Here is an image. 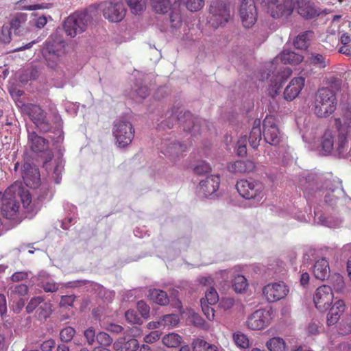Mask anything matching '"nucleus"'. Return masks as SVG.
<instances>
[{
    "label": "nucleus",
    "instance_id": "obj_3",
    "mask_svg": "<svg viewBox=\"0 0 351 351\" xmlns=\"http://www.w3.org/2000/svg\"><path fill=\"white\" fill-rule=\"evenodd\" d=\"M112 135L116 145L121 148L129 145L134 136V128L132 124L126 119H117L114 122Z\"/></svg>",
    "mask_w": 351,
    "mask_h": 351
},
{
    "label": "nucleus",
    "instance_id": "obj_36",
    "mask_svg": "<svg viewBox=\"0 0 351 351\" xmlns=\"http://www.w3.org/2000/svg\"><path fill=\"white\" fill-rule=\"evenodd\" d=\"M182 341V337L176 333H169L162 337V343L168 348L178 347Z\"/></svg>",
    "mask_w": 351,
    "mask_h": 351
},
{
    "label": "nucleus",
    "instance_id": "obj_11",
    "mask_svg": "<svg viewBox=\"0 0 351 351\" xmlns=\"http://www.w3.org/2000/svg\"><path fill=\"white\" fill-rule=\"evenodd\" d=\"M334 295L331 287L322 285L318 287L313 296L315 307L320 311L328 310L332 303Z\"/></svg>",
    "mask_w": 351,
    "mask_h": 351
},
{
    "label": "nucleus",
    "instance_id": "obj_28",
    "mask_svg": "<svg viewBox=\"0 0 351 351\" xmlns=\"http://www.w3.org/2000/svg\"><path fill=\"white\" fill-rule=\"evenodd\" d=\"M291 74V70L289 69H286L282 72L280 75L276 76L275 82L271 81V83L269 87V93L272 97H274L279 93V90L282 88V80L286 79L290 76Z\"/></svg>",
    "mask_w": 351,
    "mask_h": 351
},
{
    "label": "nucleus",
    "instance_id": "obj_46",
    "mask_svg": "<svg viewBox=\"0 0 351 351\" xmlns=\"http://www.w3.org/2000/svg\"><path fill=\"white\" fill-rule=\"evenodd\" d=\"M52 304L43 302L37 310L38 315L41 319H47L52 312Z\"/></svg>",
    "mask_w": 351,
    "mask_h": 351
},
{
    "label": "nucleus",
    "instance_id": "obj_41",
    "mask_svg": "<svg viewBox=\"0 0 351 351\" xmlns=\"http://www.w3.org/2000/svg\"><path fill=\"white\" fill-rule=\"evenodd\" d=\"M27 21V14L25 13H19L12 19L10 27L15 32H20V28Z\"/></svg>",
    "mask_w": 351,
    "mask_h": 351
},
{
    "label": "nucleus",
    "instance_id": "obj_45",
    "mask_svg": "<svg viewBox=\"0 0 351 351\" xmlns=\"http://www.w3.org/2000/svg\"><path fill=\"white\" fill-rule=\"evenodd\" d=\"M233 340L235 344L241 348H247L249 346V340L245 335L241 332L233 334Z\"/></svg>",
    "mask_w": 351,
    "mask_h": 351
},
{
    "label": "nucleus",
    "instance_id": "obj_6",
    "mask_svg": "<svg viewBox=\"0 0 351 351\" xmlns=\"http://www.w3.org/2000/svg\"><path fill=\"white\" fill-rule=\"evenodd\" d=\"M230 10L221 0L213 1L209 8L208 23L214 28L224 25L230 18Z\"/></svg>",
    "mask_w": 351,
    "mask_h": 351
},
{
    "label": "nucleus",
    "instance_id": "obj_55",
    "mask_svg": "<svg viewBox=\"0 0 351 351\" xmlns=\"http://www.w3.org/2000/svg\"><path fill=\"white\" fill-rule=\"evenodd\" d=\"M60 285L53 280L43 281L41 287L47 293H53L59 289Z\"/></svg>",
    "mask_w": 351,
    "mask_h": 351
},
{
    "label": "nucleus",
    "instance_id": "obj_5",
    "mask_svg": "<svg viewBox=\"0 0 351 351\" xmlns=\"http://www.w3.org/2000/svg\"><path fill=\"white\" fill-rule=\"evenodd\" d=\"M90 16L86 12H76L70 15L64 23V29L67 36L74 38L86 31Z\"/></svg>",
    "mask_w": 351,
    "mask_h": 351
},
{
    "label": "nucleus",
    "instance_id": "obj_13",
    "mask_svg": "<svg viewBox=\"0 0 351 351\" xmlns=\"http://www.w3.org/2000/svg\"><path fill=\"white\" fill-rule=\"evenodd\" d=\"M240 16L244 27H252L257 19V10L254 0H241Z\"/></svg>",
    "mask_w": 351,
    "mask_h": 351
},
{
    "label": "nucleus",
    "instance_id": "obj_29",
    "mask_svg": "<svg viewBox=\"0 0 351 351\" xmlns=\"http://www.w3.org/2000/svg\"><path fill=\"white\" fill-rule=\"evenodd\" d=\"M261 121L256 119L254 122V125L250 131L249 136V143L253 149H256L262 138V132L260 126Z\"/></svg>",
    "mask_w": 351,
    "mask_h": 351
},
{
    "label": "nucleus",
    "instance_id": "obj_18",
    "mask_svg": "<svg viewBox=\"0 0 351 351\" xmlns=\"http://www.w3.org/2000/svg\"><path fill=\"white\" fill-rule=\"evenodd\" d=\"M269 322L268 311L258 309L251 314L247 320V326L252 330H261Z\"/></svg>",
    "mask_w": 351,
    "mask_h": 351
},
{
    "label": "nucleus",
    "instance_id": "obj_31",
    "mask_svg": "<svg viewBox=\"0 0 351 351\" xmlns=\"http://www.w3.org/2000/svg\"><path fill=\"white\" fill-rule=\"evenodd\" d=\"M310 65L319 69H325L330 64V60L326 56L318 53H312L308 58Z\"/></svg>",
    "mask_w": 351,
    "mask_h": 351
},
{
    "label": "nucleus",
    "instance_id": "obj_16",
    "mask_svg": "<svg viewBox=\"0 0 351 351\" xmlns=\"http://www.w3.org/2000/svg\"><path fill=\"white\" fill-rule=\"evenodd\" d=\"M28 114L40 132H48L51 130L52 126L47 119L45 112L40 106L31 105L28 108Z\"/></svg>",
    "mask_w": 351,
    "mask_h": 351
},
{
    "label": "nucleus",
    "instance_id": "obj_47",
    "mask_svg": "<svg viewBox=\"0 0 351 351\" xmlns=\"http://www.w3.org/2000/svg\"><path fill=\"white\" fill-rule=\"evenodd\" d=\"M32 19L30 21V25L38 28H43L47 23V18L45 15H38L32 14Z\"/></svg>",
    "mask_w": 351,
    "mask_h": 351
},
{
    "label": "nucleus",
    "instance_id": "obj_53",
    "mask_svg": "<svg viewBox=\"0 0 351 351\" xmlns=\"http://www.w3.org/2000/svg\"><path fill=\"white\" fill-rule=\"evenodd\" d=\"M64 169V165L62 160H56V166L53 170V178L55 180V182L56 184H59L61 180V175L62 172Z\"/></svg>",
    "mask_w": 351,
    "mask_h": 351
},
{
    "label": "nucleus",
    "instance_id": "obj_35",
    "mask_svg": "<svg viewBox=\"0 0 351 351\" xmlns=\"http://www.w3.org/2000/svg\"><path fill=\"white\" fill-rule=\"evenodd\" d=\"M266 346L270 351H285L286 343L283 339L277 337L267 341Z\"/></svg>",
    "mask_w": 351,
    "mask_h": 351
},
{
    "label": "nucleus",
    "instance_id": "obj_24",
    "mask_svg": "<svg viewBox=\"0 0 351 351\" xmlns=\"http://www.w3.org/2000/svg\"><path fill=\"white\" fill-rule=\"evenodd\" d=\"M138 341L132 337H120L114 343L117 351H135L138 348Z\"/></svg>",
    "mask_w": 351,
    "mask_h": 351
},
{
    "label": "nucleus",
    "instance_id": "obj_57",
    "mask_svg": "<svg viewBox=\"0 0 351 351\" xmlns=\"http://www.w3.org/2000/svg\"><path fill=\"white\" fill-rule=\"evenodd\" d=\"M201 306L202 308V311L209 320H213L215 317V311L213 307H211L212 305H210L208 303H206V301L204 300H201Z\"/></svg>",
    "mask_w": 351,
    "mask_h": 351
},
{
    "label": "nucleus",
    "instance_id": "obj_38",
    "mask_svg": "<svg viewBox=\"0 0 351 351\" xmlns=\"http://www.w3.org/2000/svg\"><path fill=\"white\" fill-rule=\"evenodd\" d=\"M185 149V146L181 145L180 143L173 142L166 147V149L164 151V154L172 156H178L180 154L184 152Z\"/></svg>",
    "mask_w": 351,
    "mask_h": 351
},
{
    "label": "nucleus",
    "instance_id": "obj_10",
    "mask_svg": "<svg viewBox=\"0 0 351 351\" xmlns=\"http://www.w3.org/2000/svg\"><path fill=\"white\" fill-rule=\"evenodd\" d=\"M1 213L7 219L14 218L19 211V204L14 197L13 188H8L0 196Z\"/></svg>",
    "mask_w": 351,
    "mask_h": 351
},
{
    "label": "nucleus",
    "instance_id": "obj_34",
    "mask_svg": "<svg viewBox=\"0 0 351 351\" xmlns=\"http://www.w3.org/2000/svg\"><path fill=\"white\" fill-rule=\"evenodd\" d=\"M28 292V287L25 284L10 285L8 290V295L11 298L22 297Z\"/></svg>",
    "mask_w": 351,
    "mask_h": 351
},
{
    "label": "nucleus",
    "instance_id": "obj_39",
    "mask_svg": "<svg viewBox=\"0 0 351 351\" xmlns=\"http://www.w3.org/2000/svg\"><path fill=\"white\" fill-rule=\"evenodd\" d=\"M152 5L157 13L165 14L169 9L170 1L169 0H152Z\"/></svg>",
    "mask_w": 351,
    "mask_h": 351
},
{
    "label": "nucleus",
    "instance_id": "obj_54",
    "mask_svg": "<svg viewBox=\"0 0 351 351\" xmlns=\"http://www.w3.org/2000/svg\"><path fill=\"white\" fill-rule=\"evenodd\" d=\"M194 171L197 175L204 176L211 171V167L208 162L202 161L195 167Z\"/></svg>",
    "mask_w": 351,
    "mask_h": 351
},
{
    "label": "nucleus",
    "instance_id": "obj_30",
    "mask_svg": "<svg viewBox=\"0 0 351 351\" xmlns=\"http://www.w3.org/2000/svg\"><path fill=\"white\" fill-rule=\"evenodd\" d=\"M148 297L153 302L161 306H165L169 302L167 293L158 289H149Z\"/></svg>",
    "mask_w": 351,
    "mask_h": 351
},
{
    "label": "nucleus",
    "instance_id": "obj_43",
    "mask_svg": "<svg viewBox=\"0 0 351 351\" xmlns=\"http://www.w3.org/2000/svg\"><path fill=\"white\" fill-rule=\"evenodd\" d=\"M160 324L163 327H173L176 326L178 322L179 318L176 314H167L162 316L160 319Z\"/></svg>",
    "mask_w": 351,
    "mask_h": 351
},
{
    "label": "nucleus",
    "instance_id": "obj_27",
    "mask_svg": "<svg viewBox=\"0 0 351 351\" xmlns=\"http://www.w3.org/2000/svg\"><path fill=\"white\" fill-rule=\"evenodd\" d=\"M298 12L300 15L308 19H312L317 15L314 3L309 0L298 1Z\"/></svg>",
    "mask_w": 351,
    "mask_h": 351
},
{
    "label": "nucleus",
    "instance_id": "obj_2",
    "mask_svg": "<svg viewBox=\"0 0 351 351\" xmlns=\"http://www.w3.org/2000/svg\"><path fill=\"white\" fill-rule=\"evenodd\" d=\"M337 104L336 94L333 89L319 88L315 95L313 112L318 117H327L335 111Z\"/></svg>",
    "mask_w": 351,
    "mask_h": 351
},
{
    "label": "nucleus",
    "instance_id": "obj_19",
    "mask_svg": "<svg viewBox=\"0 0 351 351\" xmlns=\"http://www.w3.org/2000/svg\"><path fill=\"white\" fill-rule=\"evenodd\" d=\"M220 184L219 177L217 175H210L199 182L198 191L205 197L213 195L219 189Z\"/></svg>",
    "mask_w": 351,
    "mask_h": 351
},
{
    "label": "nucleus",
    "instance_id": "obj_33",
    "mask_svg": "<svg viewBox=\"0 0 351 351\" xmlns=\"http://www.w3.org/2000/svg\"><path fill=\"white\" fill-rule=\"evenodd\" d=\"M192 347L193 351H218L217 346L211 345L200 338L193 340Z\"/></svg>",
    "mask_w": 351,
    "mask_h": 351
},
{
    "label": "nucleus",
    "instance_id": "obj_52",
    "mask_svg": "<svg viewBox=\"0 0 351 351\" xmlns=\"http://www.w3.org/2000/svg\"><path fill=\"white\" fill-rule=\"evenodd\" d=\"M96 340L101 345L100 346H109L113 341L112 337L104 332H99L96 336Z\"/></svg>",
    "mask_w": 351,
    "mask_h": 351
},
{
    "label": "nucleus",
    "instance_id": "obj_25",
    "mask_svg": "<svg viewBox=\"0 0 351 351\" xmlns=\"http://www.w3.org/2000/svg\"><path fill=\"white\" fill-rule=\"evenodd\" d=\"M345 309L346 305L343 300H339L336 301L334 305L331 308L330 307V311L327 315L328 325L331 326L336 324Z\"/></svg>",
    "mask_w": 351,
    "mask_h": 351
},
{
    "label": "nucleus",
    "instance_id": "obj_8",
    "mask_svg": "<svg viewBox=\"0 0 351 351\" xmlns=\"http://www.w3.org/2000/svg\"><path fill=\"white\" fill-rule=\"evenodd\" d=\"M64 42L61 40H49L43 51V56L47 66L51 69H56L60 62V57L63 53L62 50L64 47Z\"/></svg>",
    "mask_w": 351,
    "mask_h": 351
},
{
    "label": "nucleus",
    "instance_id": "obj_12",
    "mask_svg": "<svg viewBox=\"0 0 351 351\" xmlns=\"http://www.w3.org/2000/svg\"><path fill=\"white\" fill-rule=\"evenodd\" d=\"M263 136L265 141L273 146L282 141V135L272 117H266L263 121Z\"/></svg>",
    "mask_w": 351,
    "mask_h": 351
},
{
    "label": "nucleus",
    "instance_id": "obj_15",
    "mask_svg": "<svg viewBox=\"0 0 351 351\" xmlns=\"http://www.w3.org/2000/svg\"><path fill=\"white\" fill-rule=\"evenodd\" d=\"M263 293L269 302L284 298L289 293V289L283 282L269 283L263 289Z\"/></svg>",
    "mask_w": 351,
    "mask_h": 351
},
{
    "label": "nucleus",
    "instance_id": "obj_23",
    "mask_svg": "<svg viewBox=\"0 0 351 351\" xmlns=\"http://www.w3.org/2000/svg\"><path fill=\"white\" fill-rule=\"evenodd\" d=\"M313 273L317 279L321 280L327 279L330 273L328 260L323 257L317 259L313 266Z\"/></svg>",
    "mask_w": 351,
    "mask_h": 351
},
{
    "label": "nucleus",
    "instance_id": "obj_60",
    "mask_svg": "<svg viewBox=\"0 0 351 351\" xmlns=\"http://www.w3.org/2000/svg\"><path fill=\"white\" fill-rule=\"evenodd\" d=\"M204 0H188L186 8L191 12H196L203 8Z\"/></svg>",
    "mask_w": 351,
    "mask_h": 351
},
{
    "label": "nucleus",
    "instance_id": "obj_20",
    "mask_svg": "<svg viewBox=\"0 0 351 351\" xmlns=\"http://www.w3.org/2000/svg\"><path fill=\"white\" fill-rule=\"evenodd\" d=\"M305 79L302 77H294L285 88L284 97L287 101H292L298 96L304 88Z\"/></svg>",
    "mask_w": 351,
    "mask_h": 351
},
{
    "label": "nucleus",
    "instance_id": "obj_48",
    "mask_svg": "<svg viewBox=\"0 0 351 351\" xmlns=\"http://www.w3.org/2000/svg\"><path fill=\"white\" fill-rule=\"evenodd\" d=\"M202 300H204L206 303L210 305H214L219 301V295L215 289L210 287L206 291L205 298H202Z\"/></svg>",
    "mask_w": 351,
    "mask_h": 351
},
{
    "label": "nucleus",
    "instance_id": "obj_50",
    "mask_svg": "<svg viewBox=\"0 0 351 351\" xmlns=\"http://www.w3.org/2000/svg\"><path fill=\"white\" fill-rule=\"evenodd\" d=\"M126 320L133 324H142L143 319L141 317H139L136 312L134 310H128L125 313Z\"/></svg>",
    "mask_w": 351,
    "mask_h": 351
},
{
    "label": "nucleus",
    "instance_id": "obj_22",
    "mask_svg": "<svg viewBox=\"0 0 351 351\" xmlns=\"http://www.w3.org/2000/svg\"><path fill=\"white\" fill-rule=\"evenodd\" d=\"M304 60V56L298 53L290 50H283L277 56L273 62L271 66L281 62L284 64L298 65Z\"/></svg>",
    "mask_w": 351,
    "mask_h": 351
},
{
    "label": "nucleus",
    "instance_id": "obj_26",
    "mask_svg": "<svg viewBox=\"0 0 351 351\" xmlns=\"http://www.w3.org/2000/svg\"><path fill=\"white\" fill-rule=\"evenodd\" d=\"M256 167L255 163L250 160H238L228 165V169L232 173H248L252 171Z\"/></svg>",
    "mask_w": 351,
    "mask_h": 351
},
{
    "label": "nucleus",
    "instance_id": "obj_61",
    "mask_svg": "<svg viewBox=\"0 0 351 351\" xmlns=\"http://www.w3.org/2000/svg\"><path fill=\"white\" fill-rule=\"evenodd\" d=\"M242 52L240 47L233 49L229 54V60L232 63H238L242 60Z\"/></svg>",
    "mask_w": 351,
    "mask_h": 351
},
{
    "label": "nucleus",
    "instance_id": "obj_51",
    "mask_svg": "<svg viewBox=\"0 0 351 351\" xmlns=\"http://www.w3.org/2000/svg\"><path fill=\"white\" fill-rule=\"evenodd\" d=\"M44 302V298L41 296L33 297L26 306V311L28 313H32L37 307Z\"/></svg>",
    "mask_w": 351,
    "mask_h": 351
},
{
    "label": "nucleus",
    "instance_id": "obj_49",
    "mask_svg": "<svg viewBox=\"0 0 351 351\" xmlns=\"http://www.w3.org/2000/svg\"><path fill=\"white\" fill-rule=\"evenodd\" d=\"M75 334V330L71 326L66 327L61 330L60 338L62 341L69 342L72 340Z\"/></svg>",
    "mask_w": 351,
    "mask_h": 351
},
{
    "label": "nucleus",
    "instance_id": "obj_56",
    "mask_svg": "<svg viewBox=\"0 0 351 351\" xmlns=\"http://www.w3.org/2000/svg\"><path fill=\"white\" fill-rule=\"evenodd\" d=\"M137 309L143 319L149 318L150 308L144 301L140 300L137 302Z\"/></svg>",
    "mask_w": 351,
    "mask_h": 351
},
{
    "label": "nucleus",
    "instance_id": "obj_59",
    "mask_svg": "<svg viewBox=\"0 0 351 351\" xmlns=\"http://www.w3.org/2000/svg\"><path fill=\"white\" fill-rule=\"evenodd\" d=\"M95 330L93 327H90L84 331V337L86 339V343L88 346L94 344L96 339Z\"/></svg>",
    "mask_w": 351,
    "mask_h": 351
},
{
    "label": "nucleus",
    "instance_id": "obj_17",
    "mask_svg": "<svg viewBox=\"0 0 351 351\" xmlns=\"http://www.w3.org/2000/svg\"><path fill=\"white\" fill-rule=\"evenodd\" d=\"M22 178L26 186L30 188H37L40 185V172L37 167L29 162H25L22 167Z\"/></svg>",
    "mask_w": 351,
    "mask_h": 351
},
{
    "label": "nucleus",
    "instance_id": "obj_14",
    "mask_svg": "<svg viewBox=\"0 0 351 351\" xmlns=\"http://www.w3.org/2000/svg\"><path fill=\"white\" fill-rule=\"evenodd\" d=\"M268 12L273 18L289 16L293 10L290 0H267Z\"/></svg>",
    "mask_w": 351,
    "mask_h": 351
},
{
    "label": "nucleus",
    "instance_id": "obj_62",
    "mask_svg": "<svg viewBox=\"0 0 351 351\" xmlns=\"http://www.w3.org/2000/svg\"><path fill=\"white\" fill-rule=\"evenodd\" d=\"M170 22L171 27L174 28L179 27L182 24V18L178 11L172 12L170 14Z\"/></svg>",
    "mask_w": 351,
    "mask_h": 351
},
{
    "label": "nucleus",
    "instance_id": "obj_4",
    "mask_svg": "<svg viewBox=\"0 0 351 351\" xmlns=\"http://www.w3.org/2000/svg\"><path fill=\"white\" fill-rule=\"evenodd\" d=\"M236 188L241 197L247 199L261 202L264 196V185L257 181L241 180L237 182Z\"/></svg>",
    "mask_w": 351,
    "mask_h": 351
},
{
    "label": "nucleus",
    "instance_id": "obj_7",
    "mask_svg": "<svg viewBox=\"0 0 351 351\" xmlns=\"http://www.w3.org/2000/svg\"><path fill=\"white\" fill-rule=\"evenodd\" d=\"M99 9L104 18L112 23L122 21L126 13L124 4L119 0L103 1L99 3Z\"/></svg>",
    "mask_w": 351,
    "mask_h": 351
},
{
    "label": "nucleus",
    "instance_id": "obj_9",
    "mask_svg": "<svg viewBox=\"0 0 351 351\" xmlns=\"http://www.w3.org/2000/svg\"><path fill=\"white\" fill-rule=\"evenodd\" d=\"M28 145L31 150L35 153L45 152L46 158L44 161V166L47 169V163L53 157L52 151L48 150L49 141L39 136L36 132L32 131L28 132Z\"/></svg>",
    "mask_w": 351,
    "mask_h": 351
},
{
    "label": "nucleus",
    "instance_id": "obj_58",
    "mask_svg": "<svg viewBox=\"0 0 351 351\" xmlns=\"http://www.w3.org/2000/svg\"><path fill=\"white\" fill-rule=\"evenodd\" d=\"M247 137L246 136L241 137L237 143V152L239 156H243L247 153Z\"/></svg>",
    "mask_w": 351,
    "mask_h": 351
},
{
    "label": "nucleus",
    "instance_id": "obj_40",
    "mask_svg": "<svg viewBox=\"0 0 351 351\" xmlns=\"http://www.w3.org/2000/svg\"><path fill=\"white\" fill-rule=\"evenodd\" d=\"M315 221L319 224L333 228L339 227L342 222L340 219L335 220L332 217L327 218L323 215L319 216Z\"/></svg>",
    "mask_w": 351,
    "mask_h": 351
},
{
    "label": "nucleus",
    "instance_id": "obj_1",
    "mask_svg": "<svg viewBox=\"0 0 351 351\" xmlns=\"http://www.w3.org/2000/svg\"><path fill=\"white\" fill-rule=\"evenodd\" d=\"M335 122L338 125L337 139L335 142L332 132L326 131L321 139L322 154L327 155L334 150L339 156L344 157L351 136V111L348 110L341 119H336Z\"/></svg>",
    "mask_w": 351,
    "mask_h": 351
},
{
    "label": "nucleus",
    "instance_id": "obj_63",
    "mask_svg": "<svg viewBox=\"0 0 351 351\" xmlns=\"http://www.w3.org/2000/svg\"><path fill=\"white\" fill-rule=\"evenodd\" d=\"M28 277H29V274L27 271H16L11 276L10 280L13 282H17L23 281V280L27 279Z\"/></svg>",
    "mask_w": 351,
    "mask_h": 351
},
{
    "label": "nucleus",
    "instance_id": "obj_21",
    "mask_svg": "<svg viewBox=\"0 0 351 351\" xmlns=\"http://www.w3.org/2000/svg\"><path fill=\"white\" fill-rule=\"evenodd\" d=\"M184 117L186 120L184 122V130L193 135L199 134L202 131L204 130L206 127V121L199 117H193L190 112L184 113Z\"/></svg>",
    "mask_w": 351,
    "mask_h": 351
},
{
    "label": "nucleus",
    "instance_id": "obj_42",
    "mask_svg": "<svg viewBox=\"0 0 351 351\" xmlns=\"http://www.w3.org/2000/svg\"><path fill=\"white\" fill-rule=\"evenodd\" d=\"M232 286L236 292L241 293L246 289L248 284L243 276L238 275L234 278Z\"/></svg>",
    "mask_w": 351,
    "mask_h": 351
},
{
    "label": "nucleus",
    "instance_id": "obj_64",
    "mask_svg": "<svg viewBox=\"0 0 351 351\" xmlns=\"http://www.w3.org/2000/svg\"><path fill=\"white\" fill-rule=\"evenodd\" d=\"M76 297L75 295H62L60 299L61 306H72Z\"/></svg>",
    "mask_w": 351,
    "mask_h": 351
},
{
    "label": "nucleus",
    "instance_id": "obj_32",
    "mask_svg": "<svg viewBox=\"0 0 351 351\" xmlns=\"http://www.w3.org/2000/svg\"><path fill=\"white\" fill-rule=\"evenodd\" d=\"M313 37L312 31H306L300 34L293 40V45L299 49H306L310 45L311 40Z\"/></svg>",
    "mask_w": 351,
    "mask_h": 351
},
{
    "label": "nucleus",
    "instance_id": "obj_44",
    "mask_svg": "<svg viewBox=\"0 0 351 351\" xmlns=\"http://www.w3.org/2000/svg\"><path fill=\"white\" fill-rule=\"evenodd\" d=\"M132 13L139 14L145 8V0H127Z\"/></svg>",
    "mask_w": 351,
    "mask_h": 351
},
{
    "label": "nucleus",
    "instance_id": "obj_37",
    "mask_svg": "<svg viewBox=\"0 0 351 351\" xmlns=\"http://www.w3.org/2000/svg\"><path fill=\"white\" fill-rule=\"evenodd\" d=\"M330 283L335 292L339 293H344L345 282L343 277L341 275L339 274H335L332 275L330 278Z\"/></svg>",
    "mask_w": 351,
    "mask_h": 351
}]
</instances>
